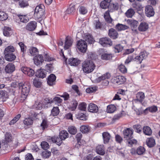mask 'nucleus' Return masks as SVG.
I'll return each mask as SVG.
<instances>
[{
  "label": "nucleus",
  "instance_id": "obj_23",
  "mask_svg": "<svg viewBox=\"0 0 160 160\" xmlns=\"http://www.w3.org/2000/svg\"><path fill=\"white\" fill-rule=\"evenodd\" d=\"M118 8V4L117 2L114 3H111L109 4L108 6V9L111 12H113L114 10H117Z\"/></svg>",
  "mask_w": 160,
  "mask_h": 160
},
{
  "label": "nucleus",
  "instance_id": "obj_33",
  "mask_svg": "<svg viewBox=\"0 0 160 160\" xmlns=\"http://www.w3.org/2000/svg\"><path fill=\"white\" fill-rule=\"evenodd\" d=\"M116 109V106L113 104H110L107 107V112L108 113H112L115 111Z\"/></svg>",
  "mask_w": 160,
  "mask_h": 160
},
{
  "label": "nucleus",
  "instance_id": "obj_35",
  "mask_svg": "<svg viewBox=\"0 0 160 160\" xmlns=\"http://www.w3.org/2000/svg\"><path fill=\"white\" fill-rule=\"evenodd\" d=\"M116 29L118 31L124 30L128 29L129 27L126 25L118 23L116 26Z\"/></svg>",
  "mask_w": 160,
  "mask_h": 160
},
{
  "label": "nucleus",
  "instance_id": "obj_22",
  "mask_svg": "<svg viewBox=\"0 0 160 160\" xmlns=\"http://www.w3.org/2000/svg\"><path fill=\"white\" fill-rule=\"evenodd\" d=\"M69 64L71 66H78L80 62V61L77 58H71L69 59Z\"/></svg>",
  "mask_w": 160,
  "mask_h": 160
},
{
  "label": "nucleus",
  "instance_id": "obj_60",
  "mask_svg": "<svg viewBox=\"0 0 160 160\" xmlns=\"http://www.w3.org/2000/svg\"><path fill=\"white\" fill-rule=\"evenodd\" d=\"M19 5L20 7L23 8L28 6V3L27 1L22 0L19 2Z\"/></svg>",
  "mask_w": 160,
  "mask_h": 160
},
{
  "label": "nucleus",
  "instance_id": "obj_57",
  "mask_svg": "<svg viewBox=\"0 0 160 160\" xmlns=\"http://www.w3.org/2000/svg\"><path fill=\"white\" fill-rule=\"evenodd\" d=\"M71 104V109L72 111H74L76 109L78 104V102L76 100H73L72 101Z\"/></svg>",
  "mask_w": 160,
  "mask_h": 160
},
{
  "label": "nucleus",
  "instance_id": "obj_12",
  "mask_svg": "<svg viewBox=\"0 0 160 160\" xmlns=\"http://www.w3.org/2000/svg\"><path fill=\"white\" fill-rule=\"evenodd\" d=\"M88 109L89 112L96 113L98 111V108L96 105L93 103H90L88 107Z\"/></svg>",
  "mask_w": 160,
  "mask_h": 160
},
{
  "label": "nucleus",
  "instance_id": "obj_46",
  "mask_svg": "<svg viewBox=\"0 0 160 160\" xmlns=\"http://www.w3.org/2000/svg\"><path fill=\"white\" fill-rule=\"evenodd\" d=\"M145 151V149L143 147L140 146L137 148L136 152L138 155H141L144 153Z\"/></svg>",
  "mask_w": 160,
  "mask_h": 160
},
{
  "label": "nucleus",
  "instance_id": "obj_59",
  "mask_svg": "<svg viewBox=\"0 0 160 160\" xmlns=\"http://www.w3.org/2000/svg\"><path fill=\"white\" fill-rule=\"evenodd\" d=\"M148 110L152 112H155L157 110V107L156 106H152L151 107L147 108L145 110L144 112Z\"/></svg>",
  "mask_w": 160,
  "mask_h": 160
},
{
  "label": "nucleus",
  "instance_id": "obj_48",
  "mask_svg": "<svg viewBox=\"0 0 160 160\" xmlns=\"http://www.w3.org/2000/svg\"><path fill=\"white\" fill-rule=\"evenodd\" d=\"M93 25L97 29L100 28L101 26V23L99 21L98 19L94 20L93 22Z\"/></svg>",
  "mask_w": 160,
  "mask_h": 160
},
{
  "label": "nucleus",
  "instance_id": "obj_62",
  "mask_svg": "<svg viewBox=\"0 0 160 160\" xmlns=\"http://www.w3.org/2000/svg\"><path fill=\"white\" fill-rule=\"evenodd\" d=\"M119 70L122 73H125L127 72V70L125 66L122 65L121 64L118 67Z\"/></svg>",
  "mask_w": 160,
  "mask_h": 160
},
{
  "label": "nucleus",
  "instance_id": "obj_20",
  "mask_svg": "<svg viewBox=\"0 0 160 160\" xmlns=\"http://www.w3.org/2000/svg\"><path fill=\"white\" fill-rule=\"evenodd\" d=\"M148 25L145 22H141L138 27V29L141 32L146 31L148 28Z\"/></svg>",
  "mask_w": 160,
  "mask_h": 160
},
{
  "label": "nucleus",
  "instance_id": "obj_13",
  "mask_svg": "<svg viewBox=\"0 0 160 160\" xmlns=\"http://www.w3.org/2000/svg\"><path fill=\"white\" fill-rule=\"evenodd\" d=\"M108 35L111 38L114 39L118 38V34L115 30L112 28L109 30Z\"/></svg>",
  "mask_w": 160,
  "mask_h": 160
},
{
  "label": "nucleus",
  "instance_id": "obj_18",
  "mask_svg": "<svg viewBox=\"0 0 160 160\" xmlns=\"http://www.w3.org/2000/svg\"><path fill=\"white\" fill-rule=\"evenodd\" d=\"M15 69V65L12 63H9L6 66L5 71L7 73H12L14 71Z\"/></svg>",
  "mask_w": 160,
  "mask_h": 160
},
{
  "label": "nucleus",
  "instance_id": "obj_61",
  "mask_svg": "<svg viewBox=\"0 0 160 160\" xmlns=\"http://www.w3.org/2000/svg\"><path fill=\"white\" fill-rule=\"evenodd\" d=\"M41 126L42 129H44L47 128L48 127V122L46 119H44L43 120L42 123L41 124Z\"/></svg>",
  "mask_w": 160,
  "mask_h": 160
},
{
  "label": "nucleus",
  "instance_id": "obj_1",
  "mask_svg": "<svg viewBox=\"0 0 160 160\" xmlns=\"http://www.w3.org/2000/svg\"><path fill=\"white\" fill-rule=\"evenodd\" d=\"M95 66L92 60H86L82 64V68L83 72L89 73L92 72L95 68Z\"/></svg>",
  "mask_w": 160,
  "mask_h": 160
},
{
  "label": "nucleus",
  "instance_id": "obj_38",
  "mask_svg": "<svg viewBox=\"0 0 160 160\" xmlns=\"http://www.w3.org/2000/svg\"><path fill=\"white\" fill-rule=\"evenodd\" d=\"M59 136L63 140L68 137V134L66 131L63 130L60 132Z\"/></svg>",
  "mask_w": 160,
  "mask_h": 160
},
{
  "label": "nucleus",
  "instance_id": "obj_37",
  "mask_svg": "<svg viewBox=\"0 0 160 160\" xmlns=\"http://www.w3.org/2000/svg\"><path fill=\"white\" fill-rule=\"evenodd\" d=\"M112 55L111 54L108 53H104L101 56L102 59L104 60H109L112 59Z\"/></svg>",
  "mask_w": 160,
  "mask_h": 160
},
{
  "label": "nucleus",
  "instance_id": "obj_6",
  "mask_svg": "<svg viewBox=\"0 0 160 160\" xmlns=\"http://www.w3.org/2000/svg\"><path fill=\"white\" fill-rule=\"evenodd\" d=\"M133 133V130L130 128H127L123 131L124 138L126 139H129L132 138V136Z\"/></svg>",
  "mask_w": 160,
  "mask_h": 160
},
{
  "label": "nucleus",
  "instance_id": "obj_49",
  "mask_svg": "<svg viewBox=\"0 0 160 160\" xmlns=\"http://www.w3.org/2000/svg\"><path fill=\"white\" fill-rule=\"evenodd\" d=\"M33 84L36 88H39L41 87L42 83L39 79H35L33 80Z\"/></svg>",
  "mask_w": 160,
  "mask_h": 160
},
{
  "label": "nucleus",
  "instance_id": "obj_16",
  "mask_svg": "<svg viewBox=\"0 0 160 160\" xmlns=\"http://www.w3.org/2000/svg\"><path fill=\"white\" fill-rule=\"evenodd\" d=\"M47 74V71L44 69H40L37 71L36 75L39 78H43L46 77Z\"/></svg>",
  "mask_w": 160,
  "mask_h": 160
},
{
  "label": "nucleus",
  "instance_id": "obj_4",
  "mask_svg": "<svg viewBox=\"0 0 160 160\" xmlns=\"http://www.w3.org/2000/svg\"><path fill=\"white\" fill-rule=\"evenodd\" d=\"M111 81L112 83L118 85L123 84L126 81V78L123 76H119L112 78Z\"/></svg>",
  "mask_w": 160,
  "mask_h": 160
},
{
  "label": "nucleus",
  "instance_id": "obj_24",
  "mask_svg": "<svg viewBox=\"0 0 160 160\" xmlns=\"http://www.w3.org/2000/svg\"><path fill=\"white\" fill-rule=\"evenodd\" d=\"M51 139L53 142L56 143L58 146H60L63 140L60 137H53L51 138Z\"/></svg>",
  "mask_w": 160,
  "mask_h": 160
},
{
  "label": "nucleus",
  "instance_id": "obj_51",
  "mask_svg": "<svg viewBox=\"0 0 160 160\" xmlns=\"http://www.w3.org/2000/svg\"><path fill=\"white\" fill-rule=\"evenodd\" d=\"M68 131L71 134H75L77 131V129L74 126H70L68 128Z\"/></svg>",
  "mask_w": 160,
  "mask_h": 160
},
{
  "label": "nucleus",
  "instance_id": "obj_8",
  "mask_svg": "<svg viewBox=\"0 0 160 160\" xmlns=\"http://www.w3.org/2000/svg\"><path fill=\"white\" fill-rule=\"evenodd\" d=\"M33 60L34 63L37 65L42 64L44 61L43 57L41 54L35 56L33 58Z\"/></svg>",
  "mask_w": 160,
  "mask_h": 160
},
{
  "label": "nucleus",
  "instance_id": "obj_15",
  "mask_svg": "<svg viewBox=\"0 0 160 160\" xmlns=\"http://www.w3.org/2000/svg\"><path fill=\"white\" fill-rule=\"evenodd\" d=\"M15 48L12 46H10L6 48L4 50V55L10 54H15Z\"/></svg>",
  "mask_w": 160,
  "mask_h": 160
},
{
  "label": "nucleus",
  "instance_id": "obj_10",
  "mask_svg": "<svg viewBox=\"0 0 160 160\" xmlns=\"http://www.w3.org/2000/svg\"><path fill=\"white\" fill-rule=\"evenodd\" d=\"M37 26V23L35 21H31L27 24L26 29L29 31H33L36 29Z\"/></svg>",
  "mask_w": 160,
  "mask_h": 160
},
{
  "label": "nucleus",
  "instance_id": "obj_9",
  "mask_svg": "<svg viewBox=\"0 0 160 160\" xmlns=\"http://www.w3.org/2000/svg\"><path fill=\"white\" fill-rule=\"evenodd\" d=\"M145 14L148 17L152 16L154 14V11L153 8L150 5H148L146 7Z\"/></svg>",
  "mask_w": 160,
  "mask_h": 160
},
{
  "label": "nucleus",
  "instance_id": "obj_5",
  "mask_svg": "<svg viewBox=\"0 0 160 160\" xmlns=\"http://www.w3.org/2000/svg\"><path fill=\"white\" fill-rule=\"evenodd\" d=\"M148 55V53L145 51L141 52L139 54V55L136 56L134 58V60L140 64L144 59H145L147 58Z\"/></svg>",
  "mask_w": 160,
  "mask_h": 160
},
{
  "label": "nucleus",
  "instance_id": "obj_36",
  "mask_svg": "<svg viewBox=\"0 0 160 160\" xmlns=\"http://www.w3.org/2000/svg\"><path fill=\"white\" fill-rule=\"evenodd\" d=\"M133 8H135L137 11H141L142 8V7L141 4L139 2H135L132 4Z\"/></svg>",
  "mask_w": 160,
  "mask_h": 160
},
{
  "label": "nucleus",
  "instance_id": "obj_50",
  "mask_svg": "<svg viewBox=\"0 0 160 160\" xmlns=\"http://www.w3.org/2000/svg\"><path fill=\"white\" fill-rule=\"evenodd\" d=\"M133 128L137 132L140 133L142 132V128L141 126L139 124H137L133 125Z\"/></svg>",
  "mask_w": 160,
  "mask_h": 160
},
{
  "label": "nucleus",
  "instance_id": "obj_58",
  "mask_svg": "<svg viewBox=\"0 0 160 160\" xmlns=\"http://www.w3.org/2000/svg\"><path fill=\"white\" fill-rule=\"evenodd\" d=\"M109 3L108 2L103 0L100 3V6L102 8L105 9L108 7V8Z\"/></svg>",
  "mask_w": 160,
  "mask_h": 160
},
{
  "label": "nucleus",
  "instance_id": "obj_14",
  "mask_svg": "<svg viewBox=\"0 0 160 160\" xmlns=\"http://www.w3.org/2000/svg\"><path fill=\"white\" fill-rule=\"evenodd\" d=\"M96 151L97 154L101 155H104L105 152L104 147L103 145H99L96 148Z\"/></svg>",
  "mask_w": 160,
  "mask_h": 160
},
{
  "label": "nucleus",
  "instance_id": "obj_40",
  "mask_svg": "<svg viewBox=\"0 0 160 160\" xmlns=\"http://www.w3.org/2000/svg\"><path fill=\"white\" fill-rule=\"evenodd\" d=\"M135 12L133 9L131 8L128 9L126 12L125 14L128 18H132L135 14Z\"/></svg>",
  "mask_w": 160,
  "mask_h": 160
},
{
  "label": "nucleus",
  "instance_id": "obj_42",
  "mask_svg": "<svg viewBox=\"0 0 160 160\" xmlns=\"http://www.w3.org/2000/svg\"><path fill=\"white\" fill-rule=\"evenodd\" d=\"M19 19L21 22L23 23H27L29 21V18L26 15H18Z\"/></svg>",
  "mask_w": 160,
  "mask_h": 160
},
{
  "label": "nucleus",
  "instance_id": "obj_55",
  "mask_svg": "<svg viewBox=\"0 0 160 160\" xmlns=\"http://www.w3.org/2000/svg\"><path fill=\"white\" fill-rule=\"evenodd\" d=\"M11 31V29L10 28L5 27L3 31V34L5 36H8L10 35V32Z\"/></svg>",
  "mask_w": 160,
  "mask_h": 160
},
{
  "label": "nucleus",
  "instance_id": "obj_34",
  "mask_svg": "<svg viewBox=\"0 0 160 160\" xmlns=\"http://www.w3.org/2000/svg\"><path fill=\"white\" fill-rule=\"evenodd\" d=\"M4 58L7 61L11 62L14 60L16 57L15 54H10L5 55Z\"/></svg>",
  "mask_w": 160,
  "mask_h": 160
},
{
  "label": "nucleus",
  "instance_id": "obj_3",
  "mask_svg": "<svg viewBox=\"0 0 160 160\" xmlns=\"http://www.w3.org/2000/svg\"><path fill=\"white\" fill-rule=\"evenodd\" d=\"M77 47L78 49L82 52H85L87 49V43L84 40H80L77 42Z\"/></svg>",
  "mask_w": 160,
  "mask_h": 160
},
{
  "label": "nucleus",
  "instance_id": "obj_21",
  "mask_svg": "<svg viewBox=\"0 0 160 160\" xmlns=\"http://www.w3.org/2000/svg\"><path fill=\"white\" fill-rule=\"evenodd\" d=\"M45 11H39L37 12H35L34 15L35 17L38 19H40V20H42L45 17Z\"/></svg>",
  "mask_w": 160,
  "mask_h": 160
},
{
  "label": "nucleus",
  "instance_id": "obj_7",
  "mask_svg": "<svg viewBox=\"0 0 160 160\" xmlns=\"http://www.w3.org/2000/svg\"><path fill=\"white\" fill-rule=\"evenodd\" d=\"M99 43L104 47L106 46L107 45L111 46L112 44L111 39L107 37L100 38L99 40Z\"/></svg>",
  "mask_w": 160,
  "mask_h": 160
},
{
  "label": "nucleus",
  "instance_id": "obj_27",
  "mask_svg": "<svg viewBox=\"0 0 160 160\" xmlns=\"http://www.w3.org/2000/svg\"><path fill=\"white\" fill-rule=\"evenodd\" d=\"M8 93L5 91H1L0 92V100L2 101H6V99L8 98Z\"/></svg>",
  "mask_w": 160,
  "mask_h": 160
},
{
  "label": "nucleus",
  "instance_id": "obj_41",
  "mask_svg": "<svg viewBox=\"0 0 160 160\" xmlns=\"http://www.w3.org/2000/svg\"><path fill=\"white\" fill-rule=\"evenodd\" d=\"M24 124L28 126L32 125L33 123V120L32 118H26L23 121Z\"/></svg>",
  "mask_w": 160,
  "mask_h": 160
},
{
  "label": "nucleus",
  "instance_id": "obj_2",
  "mask_svg": "<svg viewBox=\"0 0 160 160\" xmlns=\"http://www.w3.org/2000/svg\"><path fill=\"white\" fill-rule=\"evenodd\" d=\"M30 88V84L29 83L20 82L19 85V89L22 90L21 97L24 99L26 98L29 93Z\"/></svg>",
  "mask_w": 160,
  "mask_h": 160
},
{
  "label": "nucleus",
  "instance_id": "obj_43",
  "mask_svg": "<svg viewBox=\"0 0 160 160\" xmlns=\"http://www.w3.org/2000/svg\"><path fill=\"white\" fill-rule=\"evenodd\" d=\"M21 117L20 114L17 115L9 122V124L12 125L16 123Z\"/></svg>",
  "mask_w": 160,
  "mask_h": 160
},
{
  "label": "nucleus",
  "instance_id": "obj_28",
  "mask_svg": "<svg viewBox=\"0 0 160 160\" xmlns=\"http://www.w3.org/2000/svg\"><path fill=\"white\" fill-rule=\"evenodd\" d=\"M144 93L142 92H139L136 94V101H138L142 103L145 98Z\"/></svg>",
  "mask_w": 160,
  "mask_h": 160
},
{
  "label": "nucleus",
  "instance_id": "obj_54",
  "mask_svg": "<svg viewBox=\"0 0 160 160\" xmlns=\"http://www.w3.org/2000/svg\"><path fill=\"white\" fill-rule=\"evenodd\" d=\"M87 104L84 102L79 104L78 107V109L82 111H85L86 110Z\"/></svg>",
  "mask_w": 160,
  "mask_h": 160
},
{
  "label": "nucleus",
  "instance_id": "obj_26",
  "mask_svg": "<svg viewBox=\"0 0 160 160\" xmlns=\"http://www.w3.org/2000/svg\"><path fill=\"white\" fill-rule=\"evenodd\" d=\"M147 146L149 148L153 147L155 144V140L152 138H148L146 140Z\"/></svg>",
  "mask_w": 160,
  "mask_h": 160
},
{
  "label": "nucleus",
  "instance_id": "obj_44",
  "mask_svg": "<svg viewBox=\"0 0 160 160\" xmlns=\"http://www.w3.org/2000/svg\"><path fill=\"white\" fill-rule=\"evenodd\" d=\"M90 130V128L88 126L82 125L80 127V131L83 133L88 132Z\"/></svg>",
  "mask_w": 160,
  "mask_h": 160
},
{
  "label": "nucleus",
  "instance_id": "obj_39",
  "mask_svg": "<svg viewBox=\"0 0 160 160\" xmlns=\"http://www.w3.org/2000/svg\"><path fill=\"white\" fill-rule=\"evenodd\" d=\"M60 112L58 107H54L51 111V115L53 116H57Z\"/></svg>",
  "mask_w": 160,
  "mask_h": 160
},
{
  "label": "nucleus",
  "instance_id": "obj_30",
  "mask_svg": "<svg viewBox=\"0 0 160 160\" xmlns=\"http://www.w3.org/2000/svg\"><path fill=\"white\" fill-rule=\"evenodd\" d=\"M110 11L108 10L104 14V18L106 21L108 23H111L112 19L110 16L109 12Z\"/></svg>",
  "mask_w": 160,
  "mask_h": 160
},
{
  "label": "nucleus",
  "instance_id": "obj_31",
  "mask_svg": "<svg viewBox=\"0 0 160 160\" xmlns=\"http://www.w3.org/2000/svg\"><path fill=\"white\" fill-rule=\"evenodd\" d=\"M128 23L130 25L131 28H137L138 22L137 21L133 20H128Z\"/></svg>",
  "mask_w": 160,
  "mask_h": 160
},
{
  "label": "nucleus",
  "instance_id": "obj_25",
  "mask_svg": "<svg viewBox=\"0 0 160 160\" xmlns=\"http://www.w3.org/2000/svg\"><path fill=\"white\" fill-rule=\"evenodd\" d=\"M102 136L104 143H108L111 138V136L107 132H104L102 133Z\"/></svg>",
  "mask_w": 160,
  "mask_h": 160
},
{
  "label": "nucleus",
  "instance_id": "obj_17",
  "mask_svg": "<svg viewBox=\"0 0 160 160\" xmlns=\"http://www.w3.org/2000/svg\"><path fill=\"white\" fill-rule=\"evenodd\" d=\"M72 39L70 37H66L65 42L64 48L65 49H68L69 47H71L72 45Z\"/></svg>",
  "mask_w": 160,
  "mask_h": 160
},
{
  "label": "nucleus",
  "instance_id": "obj_29",
  "mask_svg": "<svg viewBox=\"0 0 160 160\" xmlns=\"http://www.w3.org/2000/svg\"><path fill=\"white\" fill-rule=\"evenodd\" d=\"M84 38L86 41L90 43H92L94 41L92 36L89 34H85Z\"/></svg>",
  "mask_w": 160,
  "mask_h": 160
},
{
  "label": "nucleus",
  "instance_id": "obj_63",
  "mask_svg": "<svg viewBox=\"0 0 160 160\" xmlns=\"http://www.w3.org/2000/svg\"><path fill=\"white\" fill-rule=\"evenodd\" d=\"M42 148L45 150H47L49 148V145L48 142L45 141L42 142L41 144Z\"/></svg>",
  "mask_w": 160,
  "mask_h": 160
},
{
  "label": "nucleus",
  "instance_id": "obj_11",
  "mask_svg": "<svg viewBox=\"0 0 160 160\" xmlns=\"http://www.w3.org/2000/svg\"><path fill=\"white\" fill-rule=\"evenodd\" d=\"M22 71L25 74H27L29 77H32L35 73L33 70L27 67L22 68Z\"/></svg>",
  "mask_w": 160,
  "mask_h": 160
},
{
  "label": "nucleus",
  "instance_id": "obj_32",
  "mask_svg": "<svg viewBox=\"0 0 160 160\" xmlns=\"http://www.w3.org/2000/svg\"><path fill=\"white\" fill-rule=\"evenodd\" d=\"M143 131L144 133L147 135L150 136L152 133V131L151 128L147 126L143 127Z\"/></svg>",
  "mask_w": 160,
  "mask_h": 160
},
{
  "label": "nucleus",
  "instance_id": "obj_19",
  "mask_svg": "<svg viewBox=\"0 0 160 160\" xmlns=\"http://www.w3.org/2000/svg\"><path fill=\"white\" fill-rule=\"evenodd\" d=\"M56 77L53 74H50L48 78L47 83L50 86H52L55 84Z\"/></svg>",
  "mask_w": 160,
  "mask_h": 160
},
{
  "label": "nucleus",
  "instance_id": "obj_56",
  "mask_svg": "<svg viewBox=\"0 0 160 160\" xmlns=\"http://www.w3.org/2000/svg\"><path fill=\"white\" fill-rule=\"evenodd\" d=\"M75 9L74 8V6L73 5H70L69 7L67 10V12L68 14H70L72 13L75 12Z\"/></svg>",
  "mask_w": 160,
  "mask_h": 160
},
{
  "label": "nucleus",
  "instance_id": "obj_52",
  "mask_svg": "<svg viewBox=\"0 0 160 160\" xmlns=\"http://www.w3.org/2000/svg\"><path fill=\"white\" fill-rule=\"evenodd\" d=\"M8 18V16L6 13L3 12H0V20L4 21L6 20Z\"/></svg>",
  "mask_w": 160,
  "mask_h": 160
},
{
  "label": "nucleus",
  "instance_id": "obj_47",
  "mask_svg": "<svg viewBox=\"0 0 160 160\" xmlns=\"http://www.w3.org/2000/svg\"><path fill=\"white\" fill-rule=\"evenodd\" d=\"M78 11L80 14L84 15L87 12V8L84 7L80 6L78 8Z\"/></svg>",
  "mask_w": 160,
  "mask_h": 160
},
{
  "label": "nucleus",
  "instance_id": "obj_53",
  "mask_svg": "<svg viewBox=\"0 0 160 160\" xmlns=\"http://www.w3.org/2000/svg\"><path fill=\"white\" fill-rule=\"evenodd\" d=\"M5 140L6 143L11 142L12 140L11 134L9 133L6 132L5 135Z\"/></svg>",
  "mask_w": 160,
  "mask_h": 160
},
{
  "label": "nucleus",
  "instance_id": "obj_45",
  "mask_svg": "<svg viewBox=\"0 0 160 160\" xmlns=\"http://www.w3.org/2000/svg\"><path fill=\"white\" fill-rule=\"evenodd\" d=\"M29 52L31 55L34 56L38 53V49L35 47H31L29 48Z\"/></svg>",
  "mask_w": 160,
  "mask_h": 160
},
{
  "label": "nucleus",
  "instance_id": "obj_64",
  "mask_svg": "<svg viewBox=\"0 0 160 160\" xmlns=\"http://www.w3.org/2000/svg\"><path fill=\"white\" fill-rule=\"evenodd\" d=\"M123 47L120 44L116 45L114 47V51L115 52H119L122 50Z\"/></svg>",
  "mask_w": 160,
  "mask_h": 160
}]
</instances>
